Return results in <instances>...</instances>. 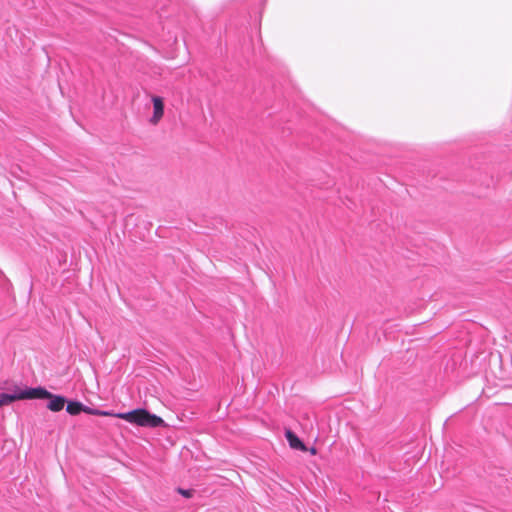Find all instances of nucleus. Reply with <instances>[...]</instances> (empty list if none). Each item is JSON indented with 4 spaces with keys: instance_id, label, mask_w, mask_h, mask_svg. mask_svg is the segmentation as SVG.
I'll return each instance as SVG.
<instances>
[{
    "instance_id": "nucleus-4",
    "label": "nucleus",
    "mask_w": 512,
    "mask_h": 512,
    "mask_svg": "<svg viewBox=\"0 0 512 512\" xmlns=\"http://www.w3.org/2000/svg\"><path fill=\"white\" fill-rule=\"evenodd\" d=\"M152 102L154 111L153 116L150 119V122L152 124H157L164 114V102L160 96H153Z\"/></svg>"
},
{
    "instance_id": "nucleus-2",
    "label": "nucleus",
    "mask_w": 512,
    "mask_h": 512,
    "mask_svg": "<svg viewBox=\"0 0 512 512\" xmlns=\"http://www.w3.org/2000/svg\"><path fill=\"white\" fill-rule=\"evenodd\" d=\"M32 390H41L44 393H36L32 399H49L47 408L53 412H59L64 408L66 399L64 396L54 395L43 387L32 388Z\"/></svg>"
},
{
    "instance_id": "nucleus-6",
    "label": "nucleus",
    "mask_w": 512,
    "mask_h": 512,
    "mask_svg": "<svg viewBox=\"0 0 512 512\" xmlns=\"http://www.w3.org/2000/svg\"><path fill=\"white\" fill-rule=\"evenodd\" d=\"M85 410V405L79 401H69L66 406V411L70 415H78Z\"/></svg>"
},
{
    "instance_id": "nucleus-1",
    "label": "nucleus",
    "mask_w": 512,
    "mask_h": 512,
    "mask_svg": "<svg viewBox=\"0 0 512 512\" xmlns=\"http://www.w3.org/2000/svg\"><path fill=\"white\" fill-rule=\"evenodd\" d=\"M115 417L142 427L157 428L165 425V422L161 417L151 414L145 409L119 412L115 414Z\"/></svg>"
},
{
    "instance_id": "nucleus-9",
    "label": "nucleus",
    "mask_w": 512,
    "mask_h": 512,
    "mask_svg": "<svg viewBox=\"0 0 512 512\" xmlns=\"http://www.w3.org/2000/svg\"><path fill=\"white\" fill-rule=\"evenodd\" d=\"M310 452H311V454H316V448L312 447Z\"/></svg>"
},
{
    "instance_id": "nucleus-8",
    "label": "nucleus",
    "mask_w": 512,
    "mask_h": 512,
    "mask_svg": "<svg viewBox=\"0 0 512 512\" xmlns=\"http://www.w3.org/2000/svg\"><path fill=\"white\" fill-rule=\"evenodd\" d=\"M178 492H179L182 496H184V497H186V498H190V497H192V496H193V492H194V491H193V490H191V489H182V488H179V489H178Z\"/></svg>"
},
{
    "instance_id": "nucleus-7",
    "label": "nucleus",
    "mask_w": 512,
    "mask_h": 512,
    "mask_svg": "<svg viewBox=\"0 0 512 512\" xmlns=\"http://www.w3.org/2000/svg\"><path fill=\"white\" fill-rule=\"evenodd\" d=\"M83 412L90 414V415H96V416H113V417H115V414H116L112 411H104V410L94 409V408H90L88 406H85V410Z\"/></svg>"
},
{
    "instance_id": "nucleus-3",
    "label": "nucleus",
    "mask_w": 512,
    "mask_h": 512,
    "mask_svg": "<svg viewBox=\"0 0 512 512\" xmlns=\"http://www.w3.org/2000/svg\"><path fill=\"white\" fill-rule=\"evenodd\" d=\"M43 393L41 390H32V388L20 389L16 388L14 393H1L0 406L9 405L17 400L32 399L36 393Z\"/></svg>"
},
{
    "instance_id": "nucleus-5",
    "label": "nucleus",
    "mask_w": 512,
    "mask_h": 512,
    "mask_svg": "<svg viewBox=\"0 0 512 512\" xmlns=\"http://www.w3.org/2000/svg\"><path fill=\"white\" fill-rule=\"evenodd\" d=\"M285 437H286L287 441L289 442V445L291 448L301 450V451L307 450V448H306L305 444L302 442V440H300L299 437L291 430H286Z\"/></svg>"
}]
</instances>
